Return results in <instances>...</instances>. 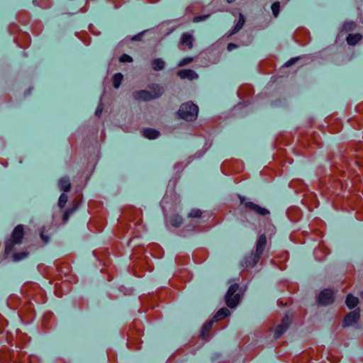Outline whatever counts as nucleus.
I'll list each match as a JSON object with an SVG mask.
<instances>
[{
    "mask_svg": "<svg viewBox=\"0 0 363 363\" xmlns=\"http://www.w3.org/2000/svg\"><path fill=\"white\" fill-rule=\"evenodd\" d=\"M204 212L199 208H193L189 212L188 216L189 218H200L203 216Z\"/></svg>",
    "mask_w": 363,
    "mask_h": 363,
    "instance_id": "393cba45",
    "label": "nucleus"
},
{
    "mask_svg": "<svg viewBox=\"0 0 363 363\" xmlns=\"http://www.w3.org/2000/svg\"><path fill=\"white\" fill-rule=\"evenodd\" d=\"M150 65L154 71H160L164 69L165 62L161 58H156L150 62Z\"/></svg>",
    "mask_w": 363,
    "mask_h": 363,
    "instance_id": "2eb2a0df",
    "label": "nucleus"
},
{
    "mask_svg": "<svg viewBox=\"0 0 363 363\" xmlns=\"http://www.w3.org/2000/svg\"><path fill=\"white\" fill-rule=\"evenodd\" d=\"M345 303L350 308H353L358 304L359 300L357 297H354L352 295L349 294L347 296Z\"/></svg>",
    "mask_w": 363,
    "mask_h": 363,
    "instance_id": "aec40b11",
    "label": "nucleus"
},
{
    "mask_svg": "<svg viewBox=\"0 0 363 363\" xmlns=\"http://www.w3.org/2000/svg\"><path fill=\"white\" fill-rule=\"evenodd\" d=\"M194 60V58L193 57H184V59H182L178 64V66L179 67H184L186 65H189L190 64L191 62H192Z\"/></svg>",
    "mask_w": 363,
    "mask_h": 363,
    "instance_id": "c756f323",
    "label": "nucleus"
},
{
    "mask_svg": "<svg viewBox=\"0 0 363 363\" xmlns=\"http://www.w3.org/2000/svg\"><path fill=\"white\" fill-rule=\"evenodd\" d=\"M266 245L267 237L265 235L262 234L258 238L256 242L255 250L253 252L261 257L264 252Z\"/></svg>",
    "mask_w": 363,
    "mask_h": 363,
    "instance_id": "1a4fd4ad",
    "label": "nucleus"
},
{
    "mask_svg": "<svg viewBox=\"0 0 363 363\" xmlns=\"http://www.w3.org/2000/svg\"><path fill=\"white\" fill-rule=\"evenodd\" d=\"M245 22V16L242 13H240L239 19H238L236 25L233 28L230 34L233 35V34H235L237 32H238L243 27Z\"/></svg>",
    "mask_w": 363,
    "mask_h": 363,
    "instance_id": "a211bd4d",
    "label": "nucleus"
},
{
    "mask_svg": "<svg viewBox=\"0 0 363 363\" xmlns=\"http://www.w3.org/2000/svg\"><path fill=\"white\" fill-rule=\"evenodd\" d=\"M260 257H261L260 256H259L258 255H257L255 252H254L252 251V252H251L250 254H249L248 255H247L245 257L243 266L246 269L252 268L259 262Z\"/></svg>",
    "mask_w": 363,
    "mask_h": 363,
    "instance_id": "6e6552de",
    "label": "nucleus"
},
{
    "mask_svg": "<svg viewBox=\"0 0 363 363\" xmlns=\"http://www.w3.org/2000/svg\"><path fill=\"white\" fill-rule=\"evenodd\" d=\"M40 238L44 243H48L50 240V234L45 228H42L40 230Z\"/></svg>",
    "mask_w": 363,
    "mask_h": 363,
    "instance_id": "a878e982",
    "label": "nucleus"
},
{
    "mask_svg": "<svg viewBox=\"0 0 363 363\" xmlns=\"http://www.w3.org/2000/svg\"><path fill=\"white\" fill-rule=\"evenodd\" d=\"M194 38L189 33H184L180 38V49L182 50H191L193 48Z\"/></svg>",
    "mask_w": 363,
    "mask_h": 363,
    "instance_id": "39448f33",
    "label": "nucleus"
},
{
    "mask_svg": "<svg viewBox=\"0 0 363 363\" xmlns=\"http://www.w3.org/2000/svg\"><path fill=\"white\" fill-rule=\"evenodd\" d=\"M143 135L145 138L152 140L157 138L159 136L160 133L155 129L147 128L143 130Z\"/></svg>",
    "mask_w": 363,
    "mask_h": 363,
    "instance_id": "f3484780",
    "label": "nucleus"
},
{
    "mask_svg": "<svg viewBox=\"0 0 363 363\" xmlns=\"http://www.w3.org/2000/svg\"><path fill=\"white\" fill-rule=\"evenodd\" d=\"M101 112H102V108L99 106L96 111V115L97 116H100V115L101 114Z\"/></svg>",
    "mask_w": 363,
    "mask_h": 363,
    "instance_id": "e433bc0d",
    "label": "nucleus"
},
{
    "mask_svg": "<svg viewBox=\"0 0 363 363\" xmlns=\"http://www.w3.org/2000/svg\"><path fill=\"white\" fill-rule=\"evenodd\" d=\"M148 89L151 92L152 99H155L161 96L164 92L163 87L157 84H152L148 86Z\"/></svg>",
    "mask_w": 363,
    "mask_h": 363,
    "instance_id": "ddd939ff",
    "label": "nucleus"
},
{
    "mask_svg": "<svg viewBox=\"0 0 363 363\" xmlns=\"http://www.w3.org/2000/svg\"><path fill=\"white\" fill-rule=\"evenodd\" d=\"M133 98L137 101H151L153 100L151 92L148 90L136 91L133 93Z\"/></svg>",
    "mask_w": 363,
    "mask_h": 363,
    "instance_id": "9b49d317",
    "label": "nucleus"
},
{
    "mask_svg": "<svg viewBox=\"0 0 363 363\" xmlns=\"http://www.w3.org/2000/svg\"><path fill=\"white\" fill-rule=\"evenodd\" d=\"M298 60V57L291 58V60L286 62L285 66L289 67L291 66L293 64H294Z\"/></svg>",
    "mask_w": 363,
    "mask_h": 363,
    "instance_id": "f704fd0d",
    "label": "nucleus"
},
{
    "mask_svg": "<svg viewBox=\"0 0 363 363\" xmlns=\"http://www.w3.org/2000/svg\"><path fill=\"white\" fill-rule=\"evenodd\" d=\"M57 269L60 273L64 274L65 277L70 272V267L67 263H63L57 266Z\"/></svg>",
    "mask_w": 363,
    "mask_h": 363,
    "instance_id": "b1692460",
    "label": "nucleus"
},
{
    "mask_svg": "<svg viewBox=\"0 0 363 363\" xmlns=\"http://www.w3.org/2000/svg\"><path fill=\"white\" fill-rule=\"evenodd\" d=\"M280 4L277 1L272 5V11L275 17H277L279 13Z\"/></svg>",
    "mask_w": 363,
    "mask_h": 363,
    "instance_id": "c85d7f7f",
    "label": "nucleus"
},
{
    "mask_svg": "<svg viewBox=\"0 0 363 363\" xmlns=\"http://www.w3.org/2000/svg\"><path fill=\"white\" fill-rule=\"evenodd\" d=\"M198 112L199 107L191 101H189L180 106L178 115L185 121H194L197 118Z\"/></svg>",
    "mask_w": 363,
    "mask_h": 363,
    "instance_id": "f03ea898",
    "label": "nucleus"
},
{
    "mask_svg": "<svg viewBox=\"0 0 363 363\" xmlns=\"http://www.w3.org/2000/svg\"><path fill=\"white\" fill-rule=\"evenodd\" d=\"M237 47H238L237 45H235L234 43H229L228 45V50L232 51L233 49H235Z\"/></svg>",
    "mask_w": 363,
    "mask_h": 363,
    "instance_id": "c9c22d12",
    "label": "nucleus"
},
{
    "mask_svg": "<svg viewBox=\"0 0 363 363\" xmlns=\"http://www.w3.org/2000/svg\"><path fill=\"white\" fill-rule=\"evenodd\" d=\"M229 315V310L226 308H222L216 313V314L213 317V319L215 321H218L223 319L224 318L227 317Z\"/></svg>",
    "mask_w": 363,
    "mask_h": 363,
    "instance_id": "6ab92c4d",
    "label": "nucleus"
},
{
    "mask_svg": "<svg viewBox=\"0 0 363 363\" xmlns=\"http://www.w3.org/2000/svg\"><path fill=\"white\" fill-rule=\"evenodd\" d=\"M74 210H75V208H72L67 209V211H65V213L63 214V217H62V220H63L64 223L67 222L69 220V216L72 213H73Z\"/></svg>",
    "mask_w": 363,
    "mask_h": 363,
    "instance_id": "7c9ffc66",
    "label": "nucleus"
},
{
    "mask_svg": "<svg viewBox=\"0 0 363 363\" xmlns=\"http://www.w3.org/2000/svg\"><path fill=\"white\" fill-rule=\"evenodd\" d=\"M334 301L333 292L330 289H325L318 296V302L321 305H328Z\"/></svg>",
    "mask_w": 363,
    "mask_h": 363,
    "instance_id": "423d86ee",
    "label": "nucleus"
},
{
    "mask_svg": "<svg viewBox=\"0 0 363 363\" xmlns=\"http://www.w3.org/2000/svg\"><path fill=\"white\" fill-rule=\"evenodd\" d=\"M24 226L23 225H18L13 230L11 237L5 242V253L9 255L14 249L16 245H20L22 242L24 237Z\"/></svg>",
    "mask_w": 363,
    "mask_h": 363,
    "instance_id": "f257e3e1",
    "label": "nucleus"
},
{
    "mask_svg": "<svg viewBox=\"0 0 363 363\" xmlns=\"http://www.w3.org/2000/svg\"><path fill=\"white\" fill-rule=\"evenodd\" d=\"M123 79V76L121 73H116L113 77V85L116 89H118Z\"/></svg>",
    "mask_w": 363,
    "mask_h": 363,
    "instance_id": "4be33fe9",
    "label": "nucleus"
},
{
    "mask_svg": "<svg viewBox=\"0 0 363 363\" xmlns=\"http://www.w3.org/2000/svg\"><path fill=\"white\" fill-rule=\"evenodd\" d=\"M362 298H363V293L362 294Z\"/></svg>",
    "mask_w": 363,
    "mask_h": 363,
    "instance_id": "58836bf2",
    "label": "nucleus"
},
{
    "mask_svg": "<svg viewBox=\"0 0 363 363\" xmlns=\"http://www.w3.org/2000/svg\"><path fill=\"white\" fill-rule=\"evenodd\" d=\"M239 199L240 205L247 211L252 212L260 216H267L270 214V211L268 209L252 202L245 196H239Z\"/></svg>",
    "mask_w": 363,
    "mask_h": 363,
    "instance_id": "7ed1b4c3",
    "label": "nucleus"
},
{
    "mask_svg": "<svg viewBox=\"0 0 363 363\" xmlns=\"http://www.w3.org/2000/svg\"><path fill=\"white\" fill-rule=\"evenodd\" d=\"M28 256V251H22L16 253H13V260L15 262L21 261L25 258H26Z\"/></svg>",
    "mask_w": 363,
    "mask_h": 363,
    "instance_id": "5701e85b",
    "label": "nucleus"
},
{
    "mask_svg": "<svg viewBox=\"0 0 363 363\" xmlns=\"http://www.w3.org/2000/svg\"><path fill=\"white\" fill-rule=\"evenodd\" d=\"M290 324V320L288 315H285L282 320L281 323L279 324L274 329V337L275 338H279L288 328Z\"/></svg>",
    "mask_w": 363,
    "mask_h": 363,
    "instance_id": "0eeeda50",
    "label": "nucleus"
},
{
    "mask_svg": "<svg viewBox=\"0 0 363 363\" xmlns=\"http://www.w3.org/2000/svg\"><path fill=\"white\" fill-rule=\"evenodd\" d=\"M208 17V15H204V16H195V17L194 18L193 21H194V23H198V22H199V21H201L206 20Z\"/></svg>",
    "mask_w": 363,
    "mask_h": 363,
    "instance_id": "72a5a7b5",
    "label": "nucleus"
},
{
    "mask_svg": "<svg viewBox=\"0 0 363 363\" xmlns=\"http://www.w3.org/2000/svg\"><path fill=\"white\" fill-rule=\"evenodd\" d=\"M177 76L181 79H188L189 80L196 79L199 75L192 69H181L177 72Z\"/></svg>",
    "mask_w": 363,
    "mask_h": 363,
    "instance_id": "f8f14e48",
    "label": "nucleus"
},
{
    "mask_svg": "<svg viewBox=\"0 0 363 363\" xmlns=\"http://www.w3.org/2000/svg\"><path fill=\"white\" fill-rule=\"evenodd\" d=\"M359 318V313L357 311H353L350 313H349L344 318L343 320V326H350L352 325L353 323H355L357 322V320Z\"/></svg>",
    "mask_w": 363,
    "mask_h": 363,
    "instance_id": "9d476101",
    "label": "nucleus"
},
{
    "mask_svg": "<svg viewBox=\"0 0 363 363\" xmlns=\"http://www.w3.org/2000/svg\"><path fill=\"white\" fill-rule=\"evenodd\" d=\"M68 200V196L66 194L63 193L60 195L58 201V206L60 208H62L66 205Z\"/></svg>",
    "mask_w": 363,
    "mask_h": 363,
    "instance_id": "cd10ccee",
    "label": "nucleus"
},
{
    "mask_svg": "<svg viewBox=\"0 0 363 363\" xmlns=\"http://www.w3.org/2000/svg\"><path fill=\"white\" fill-rule=\"evenodd\" d=\"M169 222L174 227H179L182 224L183 219L179 215H174L169 218Z\"/></svg>",
    "mask_w": 363,
    "mask_h": 363,
    "instance_id": "412c9836",
    "label": "nucleus"
},
{
    "mask_svg": "<svg viewBox=\"0 0 363 363\" xmlns=\"http://www.w3.org/2000/svg\"><path fill=\"white\" fill-rule=\"evenodd\" d=\"M60 189L64 192H68L71 189V183L68 177H62L58 182Z\"/></svg>",
    "mask_w": 363,
    "mask_h": 363,
    "instance_id": "4468645a",
    "label": "nucleus"
},
{
    "mask_svg": "<svg viewBox=\"0 0 363 363\" xmlns=\"http://www.w3.org/2000/svg\"><path fill=\"white\" fill-rule=\"evenodd\" d=\"M362 39V35L360 33H350L347 37V43L350 45H355Z\"/></svg>",
    "mask_w": 363,
    "mask_h": 363,
    "instance_id": "dca6fc26",
    "label": "nucleus"
},
{
    "mask_svg": "<svg viewBox=\"0 0 363 363\" xmlns=\"http://www.w3.org/2000/svg\"><path fill=\"white\" fill-rule=\"evenodd\" d=\"M228 3H231L233 1H234L235 0H226Z\"/></svg>",
    "mask_w": 363,
    "mask_h": 363,
    "instance_id": "4c0bfd02",
    "label": "nucleus"
},
{
    "mask_svg": "<svg viewBox=\"0 0 363 363\" xmlns=\"http://www.w3.org/2000/svg\"><path fill=\"white\" fill-rule=\"evenodd\" d=\"M214 319L213 320H209L208 322H206L203 326V328H202V335L204 337L205 336V334L206 333H208L211 328H212V325H213V323L214 322Z\"/></svg>",
    "mask_w": 363,
    "mask_h": 363,
    "instance_id": "bb28decb",
    "label": "nucleus"
},
{
    "mask_svg": "<svg viewBox=\"0 0 363 363\" xmlns=\"http://www.w3.org/2000/svg\"><path fill=\"white\" fill-rule=\"evenodd\" d=\"M239 286L238 284H231L225 295V302L228 307L235 308L240 301V296L236 294Z\"/></svg>",
    "mask_w": 363,
    "mask_h": 363,
    "instance_id": "20e7f679",
    "label": "nucleus"
},
{
    "mask_svg": "<svg viewBox=\"0 0 363 363\" xmlns=\"http://www.w3.org/2000/svg\"><path fill=\"white\" fill-rule=\"evenodd\" d=\"M356 27V23L354 22H347L344 24V28L346 30H352L354 29Z\"/></svg>",
    "mask_w": 363,
    "mask_h": 363,
    "instance_id": "2f4dec72",
    "label": "nucleus"
},
{
    "mask_svg": "<svg viewBox=\"0 0 363 363\" xmlns=\"http://www.w3.org/2000/svg\"><path fill=\"white\" fill-rule=\"evenodd\" d=\"M120 61L121 62H133V58L127 54H123L121 56Z\"/></svg>",
    "mask_w": 363,
    "mask_h": 363,
    "instance_id": "473e14b6",
    "label": "nucleus"
}]
</instances>
